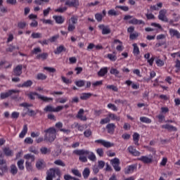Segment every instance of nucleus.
<instances>
[{"mask_svg": "<svg viewBox=\"0 0 180 180\" xmlns=\"http://www.w3.org/2000/svg\"><path fill=\"white\" fill-rule=\"evenodd\" d=\"M98 28L102 30V34H110V28L109 26H105V25H99Z\"/></svg>", "mask_w": 180, "mask_h": 180, "instance_id": "obj_10", "label": "nucleus"}, {"mask_svg": "<svg viewBox=\"0 0 180 180\" xmlns=\"http://www.w3.org/2000/svg\"><path fill=\"white\" fill-rule=\"evenodd\" d=\"M121 9L122 11H124V12H128L129 7L126 6H117L115 7V9Z\"/></svg>", "mask_w": 180, "mask_h": 180, "instance_id": "obj_46", "label": "nucleus"}, {"mask_svg": "<svg viewBox=\"0 0 180 180\" xmlns=\"http://www.w3.org/2000/svg\"><path fill=\"white\" fill-rule=\"evenodd\" d=\"M69 22H72V25H77L78 23V16L72 15Z\"/></svg>", "mask_w": 180, "mask_h": 180, "instance_id": "obj_41", "label": "nucleus"}, {"mask_svg": "<svg viewBox=\"0 0 180 180\" xmlns=\"http://www.w3.org/2000/svg\"><path fill=\"white\" fill-rule=\"evenodd\" d=\"M31 36H32V39H41V34H40L39 32H37V33L33 32Z\"/></svg>", "mask_w": 180, "mask_h": 180, "instance_id": "obj_61", "label": "nucleus"}, {"mask_svg": "<svg viewBox=\"0 0 180 180\" xmlns=\"http://www.w3.org/2000/svg\"><path fill=\"white\" fill-rule=\"evenodd\" d=\"M135 169H137V165H129L124 169V174H133Z\"/></svg>", "mask_w": 180, "mask_h": 180, "instance_id": "obj_9", "label": "nucleus"}, {"mask_svg": "<svg viewBox=\"0 0 180 180\" xmlns=\"http://www.w3.org/2000/svg\"><path fill=\"white\" fill-rule=\"evenodd\" d=\"M55 165H58L59 167H65V163L61 160H56L54 161Z\"/></svg>", "mask_w": 180, "mask_h": 180, "instance_id": "obj_43", "label": "nucleus"}, {"mask_svg": "<svg viewBox=\"0 0 180 180\" xmlns=\"http://www.w3.org/2000/svg\"><path fill=\"white\" fill-rule=\"evenodd\" d=\"M139 160L142 161L144 164H151V162H153V157L141 156L139 158Z\"/></svg>", "mask_w": 180, "mask_h": 180, "instance_id": "obj_13", "label": "nucleus"}, {"mask_svg": "<svg viewBox=\"0 0 180 180\" xmlns=\"http://www.w3.org/2000/svg\"><path fill=\"white\" fill-rule=\"evenodd\" d=\"M24 143H25V144H33V140L32 138L27 137L25 139Z\"/></svg>", "mask_w": 180, "mask_h": 180, "instance_id": "obj_64", "label": "nucleus"}, {"mask_svg": "<svg viewBox=\"0 0 180 180\" xmlns=\"http://www.w3.org/2000/svg\"><path fill=\"white\" fill-rule=\"evenodd\" d=\"M167 10L162 9L159 12L158 19L162 22H169L168 18H167Z\"/></svg>", "mask_w": 180, "mask_h": 180, "instance_id": "obj_4", "label": "nucleus"}, {"mask_svg": "<svg viewBox=\"0 0 180 180\" xmlns=\"http://www.w3.org/2000/svg\"><path fill=\"white\" fill-rule=\"evenodd\" d=\"M95 18L97 20V22H102V19H103V15L101 13H96L95 15Z\"/></svg>", "mask_w": 180, "mask_h": 180, "instance_id": "obj_59", "label": "nucleus"}, {"mask_svg": "<svg viewBox=\"0 0 180 180\" xmlns=\"http://www.w3.org/2000/svg\"><path fill=\"white\" fill-rule=\"evenodd\" d=\"M40 152L41 154H44V155L47 154H50L51 153V149H49L46 147H42L40 149Z\"/></svg>", "mask_w": 180, "mask_h": 180, "instance_id": "obj_32", "label": "nucleus"}, {"mask_svg": "<svg viewBox=\"0 0 180 180\" xmlns=\"http://www.w3.org/2000/svg\"><path fill=\"white\" fill-rule=\"evenodd\" d=\"M106 129L108 130V133L113 134V133H115V129H116V125L113 123L108 124L106 126Z\"/></svg>", "mask_w": 180, "mask_h": 180, "instance_id": "obj_14", "label": "nucleus"}, {"mask_svg": "<svg viewBox=\"0 0 180 180\" xmlns=\"http://www.w3.org/2000/svg\"><path fill=\"white\" fill-rule=\"evenodd\" d=\"M53 18L58 25H62V23H64L65 19L61 15H53Z\"/></svg>", "mask_w": 180, "mask_h": 180, "instance_id": "obj_19", "label": "nucleus"}, {"mask_svg": "<svg viewBox=\"0 0 180 180\" xmlns=\"http://www.w3.org/2000/svg\"><path fill=\"white\" fill-rule=\"evenodd\" d=\"M48 57H49V53H43L37 55V59L40 60V58H41L42 60H47Z\"/></svg>", "mask_w": 180, "mask_h": 180, "instance_id": "obj_33", "label": "nucleus"}, {"mask_svg": "<svg viewBox=\"0 0 180 180\" xmlns=\"http://www.w3.org/2000/svg\"><path fill=\"white\" fill-rule=\"evenodd\" d=\"M33 84V82L32 80H27V82H25L22 85H20V86H22V88H29V86H32Z\"/></svg>", "mask_w": 180, "mask_h": 180, "instance_id": "obj_34", "label": "nucleus"}, {"mask_svg": "<svg viewBox=\"0 0 180 180\" xmlns=\"http://www.w3.org/2000/svg\"><path fill=\"white\" fill-rule=\"evenodd\" d=\"M34 96H37V99H40V101H43V102H53V98L41 96V94H39L36 92H32L28 94V98L32 99V101H34Z\"/></svg>", "mask_w": 180, "mask_h": 180, "instance_id": "obj_2", "label": "nucleus"}, {"mask_svg": "<svg viewBox=\"0 0 180 180\" xmlns=\"http://www.w3.org/2000/svg\"><path fill=\"white\" fill-rule=\"evenodd\" d=\"M65 47H64V46L61 45L59 47L56 48V50L54 51V53L56 54H61V53H63V51H65Z\"/></svg>", "mask_w": 180, "mask_h": 180, "instance_id": "obj_31", "label": "nucleus"}, {"mask_svg": "<svg viewBox=\"0 0 180 180\" xmlns=\"http://www.w3.org/2000/svg\"><path fill=\"white\" fill-rule=\"evenodd\" d=\"M134 51L133 53L136 56H139L140 54V49H139V46H137V44H133Z\"/></svg>", "mask_w": 180, "mask_h": 180, "instance_id": "obj_39", "label": "nucleus"}, {"mask_svg": "<svg viewBox=\"0 0 180 180\" xmlns=\"http://www.w3.org/2000/svg\"><path fill=\"white\" fill-rule=\"evenodd\" d=\"M133 140L135 143L136 146H139V140H140V134H139L138 133H134L133 134Z\"/></svg>", "mask_w": 180, "mask_h": 180, "instance_id": "obj_30", "label": "nucleus"}, {"mask_svg": "<svg viewBox=\"0 0 180 180\" xmlns=\"http://www.w3.org/2000/svg\"><path fill=\"white\" fill-rule=\"evenodd\" d=\"M110 122V117H105L104 119H102L100 122L101 124H106V123H109Z\"/></svg>", "mask_w": 180, "mask_h": 180, "instance_id": "obj_63", "label": "nucleus"}, {"mask_svg": "<svg viewBox=\"0 0 180 180\" xmlns=\"http://www.w3.org/2000/svg\"><path fill=\"white\" fill-rule=\"evenodd\" d=\"M68 30V32H73V30H75V25L72 24L71 22H69Z\"/></svg>", "mask_w": 180, "mask_h": 180, "instance_id": "obj_53", "label": "nucleus"}, {"mask_svg": "<svg viewBox=\"0 0 180 180\" xmlns=\"http://www.w3.org/2000/svg\"><path fill=\"white\" fill-rule=\"evenodd\" d=\"M84 135L86 137H91V136H92V131H91L90 129H86V131H84Z\"/></svg>", "mask_w": 180, "mask_h": 180, "instance_id": "obj_60", "label": "nucleus"}, {"mask_svg": "<svg viewBox=\"0 0 180 180\" xmlns=\"http://www.w3.org/2000/svg\"><path fill=\"white\" fill-rule=\"evenodd\" d=\"M162 129H166V130H168V131H176V130H178L176 127L168 124L162 125Z\"/></svg>", "mask_w": 180, "mask_h": 180, "instance_id": "obj_17", "label": "nucleus"}, {"mask_svg": "<svg viewBox=\"0 0 180 180\" xmlns=\"http://www.w3.org/2000/svg\"><path fill=\"white\" fill-rule=\"evenodd\" d=\"M75 85L79 87L84 86L85 85V81L84 80H79L75 82Z\"/></svg>", "mask_w": 180, "mask_h": 180, "instance_id": "obj_49", "label": "nucleus"}, {"mask_svg": "<svg viewBox=\"0 0 180 180\" xmlns=\"http://www.w3.org/2000/svg\"><path fill=\"white\" fill-rule=\"evenodd\" d=\"M26 134H27V124L23 126L22 130L19 134L20 139H23Z\"/></svg>", "mask_w": 180, "mask_h": 180, "instance_id": "obj_21", "label": "nucleus"}, {"mask_svg": "<svg viewBox=\"0 0 180 180\" xmlns=\"http://www.w3.org/2000/svg\"><path fill=\"white\" fill-rule=\"evenodd\" d=\"M13 92H15V90H10L6 93H1L0 96L1 99H6V98H9L11 95H13Z\"/></svg>", "mask_w": 180, "mask_h": 180, "instance_id": "obj_18", "label": "nucleus"}, {"mask_svg": "<svg viewBox=\"0 0 180 180\" xmlns=\"http://www.w3.org/2000/svg\"><path fill=\"white\" fill-rule=\"evenodd\" d=\"M11 96L14 101H19V99H18V98H19V90H14L13 94L11 95Z\"/></svg>", "mask_w": 180, "mask_h": 180, "instance_id": "obj_38", "label": "nucleus"}, {"mask_svg": "<svg viewBox=\"0 0 180 180\" xmlns=\"http://www.w3.org/2000/svg\"><path fill=\"white\" fill-rule=\"evenodd\" d=\"M27 25V23H26L25 22H19L18 23V28L25 29V27H26Z\"/></svg>", "mask_w": 180, "mask_h": 180, "instance_id": "obj_48", "label": "nucleus"}, {"mask_svg": "<svg viewBox=\"0 0 180 180\" xmlns=\"http://www.w3.org/2000/svg\"><path fill=\"white\" fill-rule=\"evenodd\" d=\"M108 108L109 109H112V110H114V112H117V107H116L115 104L109 103L108 104Z\"/></svg>", "mask_w": 180, "mask_h": 180, "instance_id": "obj_58", "label": "nucleus"}, {"mask_svg": "<svg viewBox=\"0 0 180 180\" xmlns=\"http://www.w3.org/2000/svg\"><path fill=\"white\" fill-rule=\"evenodd\" d=\"M35 167L38 171H42L46 167V162L43 159L39 160L37 161Z\"/></svg>", "mask_w": 180, "mask_h": 180, "instance_id": "obj_7", "label": "nucleus"}, {"mask_svg": "<svg viewBox=\"0 0 180 180\" xmlns=\"http://www.w3.org/2000/svg\"><path fill=\"white\" fill-rule=\"evenodd\" d=\"M160 8H162V3H158L155 6H151V11H160Z\"/></svg>", "mask_w": 180, "mask_h": 180, "instance_id": "obj_36", "label": "nucleus"}, {"mask_svg": "<svg viewBox=\"0 0 180 180\" xmlns=\"http://www.w3.org/2000/svg\"><path fill=\"white\" fill-rule=\"evenodd\" d=\"M108 74V68H103L98 72V77H105Z\"/></svg>", "mask_w": 180, "mask_h": 180, "instance_id": "obj_27", "label": "nucleus"}, {"mask_svg": "<svg viewBox=\"0 0 180 180\" xmlns=\"http://www.w3.org/2000/svg\"><path fill=\"white\" fill-rule=\"evenodd\" d=\"M108 58H109L110 61H116V60H117V57L112 53L108 54Z\"/></svg>", "mask_w": 180, "mask_h": 180, "instance_id": "obj_54", "label": "nucleus"}, {"mask_svg": "<svg viewBox=\"0 0 180 180\" xmlns=\"http://www.w3.org/2000/svg\"><path fill=\"white\" fill-rule=\"evenodd\" d=\"M114 43H119L120 44V45H118L116 48L117 51H123V46H122V44H123V43L120 40L115 39Z\"/></svg>", "mask_w": 180, "mask_h": 180, "instance_id": "obj_35", "label": "nucleus"}, {"mask_svg": "<svg viewBox=\"0 0 180 180\" xmlns=\"http://www.w3.org/2000/svg\"><path fill=\"white\" fill-rule=\"evenodd\" d=\"M44 2H50V0H34V3L36 4V5H43Z\"/></svg>", "mask_w": 180, "mask_h": 180, "instance_id": "obj_55", "label": "nucleus"}, {"mask_svg": "<svg viewBox=\"0 0 180 180\" xmlns=\"http://www.w3.org/2000/svg\"><path fill=\"white\" fill-rule=\"evenodd\" d=\"M4 153L7 157H12L13 155V152L9 148H5Z\"/></svg>", "mask_w": 180, "mask_h": 180, "instance_id": "obj_28", "label": "nucleus"}, {"mask_svg": "<svg viewBox=\"0 0 180 180\" xmlns=\"http://www.w3.org/2000/svg\"><path fill=\"white\" fill-rule=\"evenodd\" d=\"M44 141L53 143L56 139L57 129L54 127H50L44 131Z\"/></svg>", "mask_w": 180, "mask_h": 180, "instance_id": "obj_1", "label": "nucleus"}, {"mask_svg": "<svg viewBox=\"0 0 180 180\" xmlns=\"http://www.w3.org/2000/svg\"><path fill=\"white\" fill-rule=\"evenodd\" d=\"M95 143H98V144H102V146H103L104 147H105L106 148H109L110 147H113V146H115V144L109 142V141H106L103 139H98L95 141Z\"/></svg>", "mask_w": 180, "mask_h": 180, "instance_id": "obj_5", "label": "nucleus"}, {"mask_svg": "<svg viewBox=\"0 0 180 180\" xmlns=\"http://www.w3.org/2000/svg\"><path fill=\"white\" fill-rule=\"evenodd\" d=\"M91 96L92 94L91 93H83L80 96V99H82V101H86L89 99V98H91Z\"/></svg>", "mask_w": 180, "mask_h": 180, "instance_id": "obj_26", "label": "nucleus"}, {"mask_svg": "<svg viewBox=\"0 0 180 180\" xmlns=\"http://www.w3.org/2000/svg\"><path fill=\"white\" fill-rule=\"evenodd\" d=\"M111 165L113 167L115 171L116 172H120L122 167H120V160L117 158H115L114 159L110 160Z\"/></svg>", "mask_w": 180, "mask_h": 180, "instance_id": "obj_3", "label": "nucleus"}, {"mask_svg": "<svg viewBox=\"0 0 180 180\" xmlns=\"http://www.w3.org/2000/svg\"><path fill=\"white\" fill-rule=\"evenodd\" d=\"M84 109L81 108L76 116L77 119H79V120H82L83 122H86V116H84Z\"/></svg>", "mask_w": 180, "mask_h": 180, "instance_id": "obj_12", "label": "nucleus"}, {"mask_svg": "<svg viewBox=\"0 0 180 180\" xmlns=\"http://www.w3.org/2000/svg\"><path fill=\"white\" fill-rule=\"evenodd\" d=\"M110 72L112 75H115V77H117V75H119V74H120L119 70H117V69H115V68H111Z\"/></svg>", "mask_w": 180, "mask_h": 180, "instance_id": "obj_52", "label": "nucleus"}, {"mask_svg": "<svg viewBox=\"0 0 180 180\" xmlns=\"http://www.w3.org/2000/svg\"><path fill=\"white\" fill-rule=\"evenodd\" d=\"M29 151L30 153H33V154H39V150H37V149H36V147L34 146H31L29 148Z\"/></svg>", "mask_w": 180, "mask_h": 180, "instance_id": "obj_50", "label": "nucleus"}, {"mask_svg": "<svg viewBox=\"0 0 180 180\" xmlns=\"http://www.w3.org/2000/svg\"><path fill=\"white\" fill-rule=\"evenodd\" d=\"M74 154H76V155H88L89 154V150H85L84 149L82 150H75L73 151Z\"/></svg>", "mask_w": 180, "mask_h": 180, "instance_id": "obj_16", "label": "nucleus"}, {"mask_svg": "<svg viewBox=\"0 0 180 180\" xmlns=\"http://www.w3.org/2000/svg\"><path fill=\"white\" fill-rule=\"evenodd\" d=\"M22 70H23L22 65H18L15 68L13 69V74L15 77H20L22 75Z\"/></svg>", "mask_w": 180, "mask_h": 180, "instance_id": "obj_8", "label": "nucleus"}, {"mask_svg": "<svg viewBox=\"0 0 180 180\" xmlns=\"http://www.w3.org/2000/svg\"><path fill=\"white\" fill-rule=\"evenodd\" d=\"M98 167L100 169H103V167H105V162H103V160H98Z\"/></svg>", "mask_w": 180, "mask_h": 180, "instance_id": "obj_62", "label": "nucleus"}, {"mask_svg": "<svg viewBox=\"0 0 180 180\" xmlns=\"http://www.w3.org/2000/svg\"><path fill=\"white\" fill-rule=\"evenodd\" d=\"M108 117H110L112 120H117V122H120V117H117V115L113 113H110Z\"/></svg>", "mask_w": 180, "mask_h": 180, "instance_id": "obj_40", "label": "nucleus"}, {"mask_svg": "<svg viewBox=\"0 0 180 180\" xmlns=\"http://www.w3.org/2000/svg\"><path fill=\"white\" fill-rule=\"evenodd\" d=\"M91 174V170L89 169V168L86 167L82 172V175L84 179H88V178H89V175Z\"/></svg>", "mask_w": 180, "mask_h": 180, "instance_id": "obj_24", "label": "nucleus"}, {"mask_svg": "<svg viewBox=\"0 0 180 180\" xmlns=\"http://www.w3.org/2000/svg\"><path fill=\"white\" fill-rule=\"evenodd\" d=\"M32 162L29 160L25 162V168L28 172H33V165H32Z\"/></svg>", "mask_w": 180, "mask_h": 180, "instance_id": "obj_22", "label": "nucleus"}, {"mask_svg": "<svg viewBox=\"0 0 180 180\" xmlns=\"http://www.w3.org/2000/svg\"><path fill=\"white\" fill-rule=\"evenodd\" d=\"M44 110V112H55V108L52 105H46Z\"/></svg>", "mask_w": 180, "mask_h": 180, "instance_id": "obj_44", "label": "nucleus"}, {"mask_svg": "<svg viewBox=\"0 0 180 180\" xmlns=\"http://www.w3.org/2000/svg\"><path fill=\"white\" fill-rule=\"evenodd\" d=\"M129 153L131 154V155H134L135 157H139L141 155V153L139 150H136L133 146H129L127 148Z\"/></svg>", "mask_w": 180, "mask_h": 180, "instance_id": "obj_11", "label": "nucleus"}, {"mask_svg": "<svg viewBox=\"0 0 180 180\" xmlns=\"http://www.w3.org/2000/svg\"><path fill=\"white\" fill-rule=\"evenodd\" d=\"M71 172L75 176H78V178H81L82 176V174H81V172H79V170L77 169H72Z\"/></svg>", "mask_w": 180, "mask_h": 180, "instance_id": "obj_37", "label": "nucleus"}, {"mask_svg": "<svg viewBox=\"0 0 180 180\" xmlns=\"http://www.w3.org/2000/svg\"><path fill=\"white\" fill-rule=\"evenodd\" d=\"M17 165L20 171H23V169H25V160L20 159V160H18L17 162Z\"/></svg>", "mask_w": 180, "mask_h": 180, "instance_id": "obj_23", "label": "nucleus"}, {"mask_svg": "<svg viewBox=\"0 0 180 180\" xmlns=\"http://www.w3.org/2000/svg\"><path fill=\"white\" fill-rule=\"evenodd\" d=\"M165 44H167V41L165 39H163L162 41H160L159 42L155 44V47L158 49V47H161V46H165Z\"/></svg>", "mask_w": 180, "mask_h": 180, "instance_id": "obj_45", "label": "nucleus"}, {"mask_svg": "<svg viewBox=\"0 0 180 180\" xmlns=\"http://www.w3.org/2000/svg\"><path fill=\"white\" fill-rule=\"evenodd\" d=\"M47 78V76H46V75L43 74V73H39L37 75V79H41V80H44Z\"/></svg>", "mask_w": 180, "mask_h": 180, "instance_id": "obj_47", "label": "nucleus"}, {"mask_svg": "<svg viewBox=\"0 0 180 180\" xmlns=\"http://www.w3.org/2000/svg\"><path fill=\"white\" fill-rule=\"evenodd\" d=\"M115 103H116L117 105H119V103H121L122 105H126L127 103V101L117 99L115 101Z\"/></svg>", "mask_w": 180, "mask_h": 180, "instance_id": "obj_56", "label": "nucleus"}, {"mask_svg": "<svg viewBox=\"0 0 180 180\" xmlns=\"http://www.w3.org/2000/svg\"><path fill=\"white\" fill-rule=\"evenodd\" d=\"M24 158L25 160H27V161H30V162H34V160H36L34 155H32V154L25 155Z\"/></svg>", "mask_w": 180, "mask_h": 180, "instance_id": "obj_20", "label": "nucleus"}, {"mask_svg": "<svg viewBox=\"0 0 180 180\" xmlns=\"http://www.w3.org/2000/svg\"><path fill=\"white\" fill-rule=\"evenodd\" d=\"M65 5L66 6H70V8H77V6H79V1L78 0H68L65 1Z\"/></svg>", "mask_w": 180, "mask_h": 180, "instance_id": "obj_6", "label": "nucleus"}, {"mask_svg": "<svg viewBox=\"0 0 180 180\" xmlns=\"http://www.w3.org/2000/svg\"><path fill=\"white\" fill-rule=\"evenodd\" d=\"M170 36L172 37H176V39H180V33L178 32V30L174 29H169V30Z\"/></svg>", "mask_w": 180, "mask_h": 180, "instance_id": "obj_15", "label": "nucleus"}, {"mask_svg": "<svg viewBox=\"0 0 180 180\" xmlns=\"http://www.w3.org/2000/svg\"><path fill=\"white\" fill-rule=\"evenodd\" d=\"M131 25H144V21L141 20H138L137 18H134L129 21Z\"/></svg>", "mask_w": 180, "mask_h": 180, "instance_id": "obj_25", "label": "nucleus"}, {"mask_svg": "<svg viewBox=\"0 0 180 180\" xmlns=\"http://www.w3.org/2000/svg\"><path fill=\"white\" fill-rule=\"evenodd\" d=\"M18 167H16V165H11V169H10V172L11 174H12V175H16V174H18Z\"/></svg>", "mask_w": 180, "mask_h": 180, "instance_id": "obj_29", "label": "nucleus"}, {"mask_svg": "<svg viewBox=\"0 0 180 180\" xmlns=\"http://www.w3.org/2000/svg\"><path fill=\"white\" fill-rule=\"evenodd\" d=\"M140 121L142 122V123H147V124L151 123V120H150V118L147 117H141Z\"/></svg>", "mask_w": 180, "mask_h": 180, "instance_id": "obj_42", "label": "nucleus"}, {"mask_svg": "<svg viewBox=\"0 0 180 180\" xmlns=\"http://www.w3.org/2000/svg\"><path fill=\"white\" fill-rule=\"evenodd\" d=\"M106 88L107 89H112V91H114V92H117V91H119L117 86L115 85H108Z\"/></svg>", "mask_w": 180, "mask_h": 180, "instance_id": "obj_51", "label": "nucleus"}, {"mask_svg": "<svg viewBox=\"0 0 180 180\" xmlns=\"http://www.w3.org/2000/svg\"><path fill=\"white\" fill-rule=\"evenodd\" d=\"M108 14L110 16H117V15H119V13H117L116 12V11H115V10H113V9H111V10L108 11Z\"/></svg>", "mask_w": 180, "mask_h": 180, "instance_id": "obj_57", "label": "nucleus"}]
</instances>
